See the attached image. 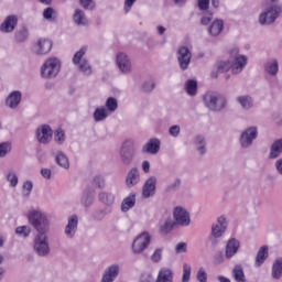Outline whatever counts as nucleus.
Returning <instances> with one entry per match:
<instances>
[{
	"label": "nucleus",
	"mask_w": 282,
	"mask_h": 282,
	"mask_svg": "<svg viewBox=\"0 0 282 282\" xmlns=\"http://www.w3.org/2000/svg\"><path fill=\"white\" fill-rule=\"evenodd\" d=\"M272 279L279 280L282 276V258H278L273 265L271 272Z\"/></svg>",
	"instance_id": "obj_32"
},
{
	"label": "nucleus",
	"mask_w": 282,
	"mask_h": 282,
	"mask_svg": "<svg viewBox=\"0 0 282 282\" xmlns=\"http://www.w3.org/2000/svg\"><path fill=\"white\" fill-rule=\"evenodd\" d=\"M12 151V144L10 142L0 143V158H6L8 153Z\"/></svg>",
	"instance_id": "obj_43"
},
{
	"label": "nucleus",
	"mask_w": 282,
	"mask_h": 282,
	"mask_svg": "<svg viewBox=\"0 0 282 282\" xmlns=\"http://www.w3.org/2000/svg\"><path fill=\"white\" fill-rule=\"evenodd\" d=\"M30 36V31L25 28L22 26L20 30L15 31L14 33V39L17 43H25V40Z\"/></svg>",
	"instance_id": "obj_35"
},
{
	"label": "nucleus",
	"mask_w": 282,
	"mask_h": 282,
	"mask_svg": "<svg viewBox=\"0 0 282 282\" xmlns=\"http://www.w3.org/2000/svg\"><path fill=\"white\" fill-rule=\"evenodd\" d=\"M275 170L278 171L279 175H282V159L275 161Z\"/></svg>",
	"instance_id": "obj_64"
},
{
	"label": "nucleus",
	"mask_w": 282,
	"mask_h": 282,
	"mask_svg": "<svg viewBox=\"0 0 282 282\" xmlns=\"http://www.w3.org/2000/svg\"><path fill=\"white\" fill-rule=\"evenodd\" d=\"M34 188V184L32 181H25L22 185V195L24 197H30L32 195V189Z\"/></svg>",
	"instance_id": "obj_42"
},
{
	"label": "nucleus",
	"mask_w": 282,
	"mask_h": 282,
	"mask_svg": "<svg viewBox=\"0 0 282 282\" xmlns=\"http://www.w3.org/2000/svg\"><path fill=\"white\" fill-rule=\"evenodd\" d=\"M237 102H239V105L241 106L242 109H245V111H248L252 109V107H254V100L252 99V97L248 95L238 96Z\"/></svg>",
	"instance_id": "obj_28"
},
{
	"label": "nucleus",
	"mask_w": 282,
	"mask_h": 282,
	"mask_svg": "<svg viewBox=\"0 0 282 282\" xmlns=\"http://www.w3.org/2000/svg\"><path fill=\"white\" fill-rule=\"evenodd\" d=\"M197 281L199 282H208V274L204 270V268H200L196 275Z\"/></svg>",
	"instance_id": "obj_53"
},
{
	"label": "nucleus",
	"mask_w": 282,
	"mask_h": 282,
	"mask_svg": "<svg viewBox=\"0 0 282 282\" xmlns=\"http://www.w3.org/2000/svg\"><path fill=\"white\" fill-rule=\"evenodd\" d=\"M41 175L45 180H51V177H52V170H50V169H42L41 170Z\"/></svg>",
	"instance_id": "obj_62"
},
{
	"label": "nucleus",
	"mask_w": 282,
	"mask_h": 282,
	"mask_svg": "<svg viewBox=\"0 0 282 282\" xmlns=\"http://www.w3.org/2000/svg\"><path fill=\"white\" fill-rule=\"evenodd\" d=\"M82 204L85 208H89L94 204V196L91 194H84L82 197Z\"/></svg>",
	"instance_id": "obj_50"
},
{
	"label": "nucleus",
	"mask_w": 282,
	"mask_h": 282,
	"mask_svg": "<svg viewBox=\"0 0 282 282\" xmlns=\"http://www.w3.org/2000/svg\"><path fill=\"white\" fill-rule=\"evenodd\" d=\"M52 135H54V131L48 124H43L36 130V138L40 144H50L52 142Z\"/></svg>",
	"instance_id": "obj_14"
},
{
	"label": "nucleus",
	"mask_w": 282,
	"mask_h": 282,
	"mask_svg": "<svg viewBox=\"0 0 282 282\" xmlns=\"http://www.w3.org/2000/svg\"><path fill=\"white\" fill-rule=\"evenodd\" d=\"M223 31H224V21L221 20L214 21L208 28V33L210 34V36H219V34H221Z\"/></svg>",
	"instance_id": "obj_29"
},
{
	"label": "nucleus",
	"mask_w": 282,
	"mask_h": 282,
	"mask_svg": "<svg viewBox=\"0 0 282 282\" xmlns=\"http://www.w3.org/2000/svg\"><path fill=\"white\" fill-rule=\"evenodd\" d=\"M203 102L209 111H224L226 105H228V99L221 94L208 91L203 96Z\"/></svg>",
	"instance_id": "obj_3"
},
{
	"label": "nucleus",
	"mask_w": 282,
	"mask_h": 282,
	"mask_svg": "<svg viewBox=\"0 0 282 282\" xmlns=\"http://www.w3.org/2000/svg\"><path fill=\"white\" fill-rule=\"evenodd\" d=\"M53 43L50 39H40L33 46L34 54L37 56H45L52 52Z\"/></svg>",
	"instance_id": "obj_15"
},
{
	"label": "nucleus",
	"mask_w": 282,
	"mask_h": 282,
	"mask_svg": "<svg viewBox=\"0 0 282 282\" xmlns=\"http://www.w3.org/2000/svg\"><path fill=\"white\" fill-rule=\"evenodd\" d=\"M239 248H241V242L238 239L231 238L227 241L225 247V257L226 259H232L235 254L239 252Z\"/></svg>",
	"instance_id": "obj_20"
},
{
	"label": "nucleus",
	"mask_w": 282,
	"mask_h": 282,
	"mask_svg": "<svg viewBox=\"0 0 282 282\" xmlns=\"http://www.w3.org/2000/svg\"><path fill=\"white\" fill-rule=\"evenodd\" d=\"M173 226H175V221L173 219L167 218L165 223L161 226L160 231L162 235H169L173 230Z\"/></svg>",
	"instance_id": "obj_40"
},
{
	"label": "nucleus",
	"mask_w": 282,
	"mask_h": 282,
	"mask_svg": "<svg viewBox=\"0 0 282 282\" xmlns=\"http://www.w3.org/2000/svg\"><path fill=\"white\" fill-rule=\"evenodd\" d=\"M185 89L188 96H196L197 95V82L194 79H188L185 83Z\"/></svg>",
	"instance_id": "obj_39"
},
{
	"label": "nucleus",
	"mask_w": 282,
	"mask_h": 282,
	"mask_svg": "<svg viewBox=\"0 0 282 282\" xmlns=\"http://www.w3.org/2000/svg\"><path fill=\"white\" fill-rule=\"evenodd\" d=\"M55 162L62 169H69V159H67V155H65V153H63L62 151L57 152L55 156Z\"/></svg>",
	"instance_id": "obj_34"
},
{
	"label": "nucleus",
	"mask_w": 282,
	"mask_h": 282,
	"mask_svg": "<svg viewBox=\"0 0 282 282\" xmlns=\"http://www.w3.org/2000/svg\"><path fill=\"white\" fill-rule=\"evenodd\" d=\"M93 185L97 188H105V176L102 175H96L93 178Z\"/></svg>",
	"instance_id": "obj_49"
},
{
	"label": "nucleus",
	"mask_w": 282,
	"mask_h": 282,
	"mask_svg": "<svg viewBox=\"0 0 282 282\" xmlns=\"http://www.w3.org/2000/svg\"><path fill=\"white\" fill-rule=\"evenodd\" d=\"M7 181L10 182V186L14 188L19 184V177L17 176V173L9 172L7 175Z\"/></svg>",
	"instance_id": "obj_48"
},
{
	"label": "nucleus",
	"mask_w": 282,
	"mask_h": 282,
	"mask_svg": "<svg viewBox=\"0 0 282 282\" xmlns=\"http://www.w3.org/2000/svg\"><path fill=\"white\" fill-rule=\"evenodd\" d=\"M105 217H107V212L105 209H97L93 214V219L96 221H102Z\"/></svg>",
	"instance_id": "obj_51"
},
{
	"label": "nucleus",
	"mask_w": 282,
	"mask_h": 282,
	"mask_svg": "<svg viewBox=\"0 0 282 282\" xmlns=\"http://www.w3.org/2000/svg\"><path fill=\"white\" fill-rule=\"evenodd\" d=\"M259 130L256 126H251L247 128L245 131L240 134V147L242 149H250V145L254 142V139L258 138Z\"/></svg>",
	"instance_id": "obj_10"
},
{
	"label": "nucleus",
	"mask_w": 282,
	"mask_h": 282,
	"mask_svg": "<svg viewBox=\"0 0 282 282\" xmlns=\"http://www.w3.org/2000/svg\"><path fill=\"white\" fill-rule=\"evenodd\" d=\"M158 188V177L150 176L142 187V197L144 199H149V197H153L155 195V189Z\"/></svg>",
	"instance_id": "obj_16"
},
{
	"label": "nucleus",
	"mask_w": 282,
	"mask_h": 282,
	"mask_svg": "<svg viewBox=\"0 0 282 282\" xmlns=\"http://www.w3.org/2000/svg\"><path fill=\"white\" fill-rule=\"evenodd\" d=\"M229 54L234 59L231 62H218L217 70L220 74H224V72H228L229 69H231V74H241L246 65H248V57L246 55H239V48L237 47L231 48Z\"/></svg>",
	"instance_id": "obj_2"
},
{
	"label": "nucleus",
	"mask_w": 282,
	"mask_h": 282,
	"mask_svg": "<svg viewBox=\"0 0 282 282\" xmlns=\"http://www.w3.org/2000/svg\"><path fill=\"white\" fill-rule=\"evenodd\" d=\"M210 21H213V12L207 11L202 17L200 23H202V25H208V23H210Z\"/></svg>",
	"instance_id": "obj_55"
},
{
	"label": "nucleus",
	"mask_w": 282,
	"mask_h": 282,
	"mask_svg": "<svg viewBox=\"0 0 282 282\" xmlns=\"http://www.w3.org/2000/svg\"><path fill=\"white\" fill-rule=\"evenodd\" d=\"M140 184V170L138 167H132L126 176V185L128 188H133Z\"/></svg>",
	"instance_id": "obj_21"
},
{
	"label": "nucleus",
	"mask_w": 282,
	"mask_h": 282,
	"mask_svg": "<svg viewBox=\"0 0 282 282\" xmlns=\"http://www.w3.org/2000/svg\"><path fill=\"white\" fill-rule=\"evenodd\" d=\"M106 109L110 113H113L118 109V99L113 97H109L106 100Z\"/></svg>",
	"instance_id": "obj_41"
},
{
	"label": "nucleus",
	"mask_w": 282,
	"mask_h": 282,
	"mask_svg": "<svg viewBox=\"0 0 282 282\" xmlns=\"http://www.w3.org/2000/svg\"><path fill=\"white\" fill-rule=\"evenodd\" d=\"M281 153H282V139H278L270 147L269 160H276V158L281 156Z\"/></svg>",
	"instance_id": "obj_24"
},
{
	"label": "nucleus",
	"mask_w": 282,
	"mask_h": 282,
	"mask_svg": "<svg viewBox=\"0 0 282 282\" xmlns=\"http://www.w3.org/2000/svg\"><path fill=\"white\" fill-rule=\"evenodd\" d=\"M17 25H19V17L14 14L8 15L0 24V32L3 34H12V32L17 30Z\"/></svg>",
	"instance_id": "obj_13"
},
{
	"label": "nucleus",
	"mask_w": 282,
	"mask_h": 282,
	"mask_svg": "<svg viewBox=\"0 0 282 282\" xmlns=\"http://www.w3.org/2000/svg\"><path fill=\"white\" fill-rule=\"evenodd\" d=\"M181 128L178 124L170 127L169 133L172 138H177L180 135Z\"/></svg>",
	"instance_id": "obj_56"
},
{
	"label": "nucleus",
	"mask_w": 282,
	"mask_h": 282,
	"mask_svg": "<svg viewBox=\"0 0 282 282\" xmlns=\"http://www.w3.org/2000/svg\"><path fill=\"white\" fill-rule=\"evenodd\" d=\"M53 15H54V9L52 7H48L43 11V18L46 19V21H50Z\"/></svg>",
	"instance_id": "obj_59"
},
{
	"label": "nucleus",
	"mask_w": 282,
	"mask_h": 282,
	"mask_svg": "<svg viewBox=\"0 0 282 282\" xmlns=\"http://www.w3.org/2000/svg\"><path fill=\"white\" fill-rule=\"evenodd\" d=\"M138 0H124L123 10L126 13L131 12V8H133V3Z\"/></svg>",
	"instance_id": "obj_60"
},
{
	"label": "nucleus",
	"mask_w": 282,
	"mask_h": 282,
	"mask_svg": "<svg viewBox=\"0 0 282 282\" xmlns=\"http://www.w3.org/2000/svg\"><path fill=\"white\" fill-rule=\"evenodd\" d=\"M198 1V8L203 12L208 10L210 8V0H197Z\"/></svg>",
	"instance_id": "obj_58"
},
{
	"label": "nucleus",
	"mask_w": 282,
	"mask_h": 282,
	"mask_svg": "<svg viewBox=\"0 0 282 282\" xmlns=\"http://www.w3.org/2000/svg\"><path fill=\"white\" fill-rule=\"evenodd\" d=\"M160 147H162L160 139L152 138L142 147L141 151L150 155H158V153H160Z\"/></svg>",
	"instance_id": "obj_19"
},
{
	"label": "nucleus",
	"mask_w": 282,
	"mask_h": 282,
	"mask_svg": "<svg viewBox=\"0 0 282 282\" xmlns=\"http://www.w3.org/2000/svg\"><path fill=\"white\" fill-rule=\"evenodd\" d=\"M116 63L122 74H131V59L126 53H118Z\"/></svg>",
	"instance_id": "obj_17"
},
{
	"label": "nucleus",
	"mask_w": 282,
	"mask_h": 282,
	"mask_svg": "<svg viewBox=\"0 0 282 282\" xmlns=\"http://www.w3.org/2000/svg\"><path fill=\"white\" fill-rule=\"evenodd\" d=\"M29 224L37 230L34 238L33 248L37 257H50V241L47 240V231L50 230V220L41 210L33 209L29 213Z\"/></svg>",
	"instance_id": "obj_1"
},
{
	"label": "nucleus",
	"mask_w": 282,
	"mask_h": 282,
	"mask_svg": "<svg viewBox=\"0 0 282 282\" xmlns=\"http://www.w3.org/2000/svg\"><path fill=\"white\" fill-rule=\"evenodd\" d=\"M15 232L17 235H20V237H30V232H32V230L28 226H20L17 227Z\"/></svg>",
	"instance_id": "obj_47"
},
{
	"label": "nucleus",
	"mask_w": 282,
	"mask_h": 282,
	"mask_svg": "<svg viewBox=\"0 0 282 282\" xmlns=\"http://www.w3.org/2000/svg\"><path fill=\"white\" fill-rule=\"evenodd\" d=\"M98 200L104 206H113L116 202V196L111 192H100L98 194Z\"/></svg>",
	"instance_id": "obj_26"
},
{
	"label": "nucleus",
	"mask_w": 282,
	"mask_h": 282,
	"mask_svg": "<svg viewBox=\"0 0 282 282\" xmlns=\"http://www.w3.org/2000/svg\"><path fill=\"white\" fill-rule=\"evenodd\" d=\"M264 72L269 76H276L279 74V62L274 58L267 61L264 63Z\"/></svg>",
	"instance_id": "obj_27"
},
{
	"label": "nucleus",
	"mask_w": 282,
	"mask_h": 282,
	"mask_svg": "<svg viewBox=\"0 0 282 282\" xmlns=\"http://www.w3.org/2000/svg\"><path fill=\"white\" fill-rule=\"evenodd\" d=\"M109 118V113L105 108H97L94 112V120L95 122H102V120H107Z\"/></svg>",
	"instance_id": "obj_38"
},
{
	"label": "nucleus",
	"mask_w": 282,
	"mask_h": 282,
	"mask_svg": "<svg viewBox=\"0 0 282 282\" xmlns=\"http://www.w3.org/2000/svg\"><path fill=\"white\" fill-rule=\"evenodd\" d=\"M87 54V46H83L73 56V64L78 65L79 72H83L85 76H91V65L89 61L83 59V56Z\"/></svg>",
	"instance_id": "obj_7"
},
{
	"label": "nucleus",
	"mask_w": 282,
	"mask_h": 282,
	"mask_svg": "<svg viewBox=\"0 0 282 282\" xmlns=\"http://www.w3.org/2000/svg\"><path fill=\"white\" fill-rule=\"evenodd\" d=\"M140 282H153V275L150 273H144L141 275Z\"/></svg>",
	"instance_id": "obj_63"
},
{
	"label": "nucleus",
	"mask_w": 282,
	"mask_h": 282,
	"mask_svg": "<svg viewBox=\"0 0 282 282\" xmlns=\"http://www.w3.org/2000/svg\"><path fill=\"white\" fill-rule=\"evenodd\" d=\"M162 252H164L163 248L155 249L153 254L151 256V261L153 263H160V261H162Z\"/></svg>",
	"instance_id": "obj_46"
},
{
	"label": "nucleus",
	"mask_w": 282,
	"mask_h": 282,
	"mask_svg": "<svg viewBox=\"0 0 282 282\" xmlns=\"http://www.w3.org/2000/svg\"><path fill=\"white\" fill-rule=\"evenodd\" d=\"M174 224L177 226H191V214L184 207H175L173 210Z\"/></svg>",
	"instance_id": "obj_12"
},
{
	"label": "nucleus",
	"mask_w": 282,
	"mask_h": 282,
	"mask_svg": "<svg viewBox=\"0 0 282 282\" xmlns=\"http://www.w3.org/2000/svg\"><path fill=\"white\" fill-rule=\"evenodd\" d=\"M191 264L184 263L183 264V275L181 282H189L191 281Z\"/></svg>",
	"instance_id": "obj_45"
},
{
	"label": "nucleus",
	"mask_w": 282,
	"mask_h": 282,
	"mask_svg": "<svg viewBox=\"0 0 282 282\" xmlns=\"http://www.w3.org/2000/svg\"><path fill=\"white\" fill-rule=\"evenodd\" d=\"M151 243V235L147 231L140 234L132 242L133 254H142Z\"/></svg>",
	"instance_id": "obj_9"
},
{
	"label": "nucleus",
	"mask_w": 282,
	"mask_h": 282,
	"mask_svg": "<svg viewBox=\"0 0 282 282\" xmlns=\"http://www.w3.org/2000/svg\"><path fill=\"white\" fill-rule=\"evenodd\" d=\"M141 89L144 91V94H151V91L155 89V82H153V79L144 82Z\"/></svg>",
	"instance_id": "obj_44"
},
{
	"label": "nucleus",
	"mask_w": 282,
	"mask_h": 282,
	"mask_svg": "<svg viewBox=\"0 0 282 282\" xmlns=\"http://www.w3.org/2000/svg\"><path fill=\"white\" fill-rule=\"evenodd\" d=\"M64 232L68 239H74L76 232H78V216L72 215L68 217L67 225L64 229Z\"/></svg>",
	"instance_id": "obj_18"
},
{
	"label": "nucleus",
	"mask_w": 282,
	"mask_h": 282,
	"mask_svg": "<svg viewBox=\"0 0 282 282\" xmlns=\"http://www.w3.org/2000/svg\"><path fill=\"white\" fill-rule=\"evenodd\" d=\"M176 58L180 69H182V72H186V69H188V65H191V58H193V53H191V50H188V47L181 46L177 50Z\"/></svg>",
	"instance_id": "obj_11"
},
{
	"label": "nucleus",
	"mask_w": 282,
	"mask_h": 282,
	"mask_svg": "<svg viewBox=\"0 0 282 282\" xmlns=\"http://www.w3.org/2000/svg\"><path fill=\"white\" fill-rule=\"evenodd\" d=\"M73 21L76 25H85L87 23V18L85 17V11L76 9L73 15Z\"/></svg>",
	"instance_id": "obj_33"
},
{
	"label": "nucleus",
	"mask_w": 282,
	"mask_h": 282,
	"mask_svg": "<svg viewBox=\"0 0 282 282\" xmlns=\"http://www.w3.org/2000/svg\"><path fill=\"white\" fill-rule=\"evenodd\" d=\"M118 274H120V267L118 264H112L106 269L101 282H113L118 279Z\"/></svg>",
	"instance_id": "obj_22"
},
{
	"label": "nucleus",
	"mask_w": 282,
	"mask_h": 282,
	"mask_svg": "<svg viewBox=\"0 0 282 282\" xmlns=\"http://www.w3.org/2000/svg\"><path fill=\"white\" fill-rule=\"evenodd\" d=\"M135 155V144L133 141H124L120 150V160L124 166H129L133 162Z\"/></svg>",
	"instance_id": "obj_8"
},
{
	"label": "nucleus",
	"mask_w": 282,
	"mask_h": 282,
	"mask_svg": "<svg viewBox=\"0 0 282 282\" xmlns=\"http://www.w3.org/2000/svg\"><path fill=\"white\" fill-rule=\"evenodd\" d=\"M55 142H57L58 144H63V142H65V131H63L62 129L56 130Z\"/></svg>",
	"instance_id": "obj_54"
},
{
	"label": "nucleus",
	"mask_w": 282,
	"mask_h": 282,
	"mask_svg": "<svg viewBox=\"0 0 282 282\" xmlns=\"http://www.w3.org/2000/svg\"><path fill=\"white\" fill-rule=\"evenodd\" d=\"M79 3L85 10H94L96 8L94 0H79Z\"/></svg>",
	"instance_id": "obj_52"
},
{
	"label": "nucleus",
	"mask_w": 282,
	"mask_h": 282,
	"mask_svg": "<svg viewBox=\"0 0 282 282\" xmlns=\"http://www.w3.org/2000/svg\"><path fill=\"white\" fill-rule=\"evenodd\" d=\"M282 6L272 4L263 10L259 15L260 25H272L278 17H281Z\"/></svg>",
	"instance_id": "obj_4"
},
{
	"label": "nucleus",
	"mask_w": 282,
	"mask_h": 282,
	"mask_svg": "<svg viewBox=\"0 0 282 282\" xmlns=\"http://www.w3.org/2000/svg\"><path fill=\"white\" fill-rule=\"evenodd\" d=\"M155 282H173V270L170 268H161Z\"/></svg>",
	"instance_id": "obj_25"
},
{
	"label": "nucleus",
	"mask_w": 282,
	"mask_h": 282,
	"mask_svg": "<svg viewBox=\"0 0 282 282\" xmlns=\"http://www.w3.org/2000/svg\"><path fill=\"white\" fill-rule=\"evenodd\" d=\"M228 228V221H226V217H218L217 221L212 226V234L209 237V241L212 246H217L219 243V239L224 237L226 229Z\"/></svg>",
	"instance_id": "obj_6"
},
{
	"label": "nucleus",
	"mask_w": 282,
	"mask_h": 282,
	"mask_svg": "<svg viewBox=\"0 0 282 282\" xmlns=\"http://www.w3.org/2000/svg\"><path fill=\"white\" fill-rule=\"evenodd\" d=\"M61 72V59L56 57L47 58L41 67L42 78H56Z\"/></svg>",
	"instance_id": "obj_5"
},
{
	"label": "nucleus",
	"mask_w": 282,
	"mask_h": 282,
	"mask_svg": "<svg viewBox=\"0 0 282 282\" xmlns=\"http://www.w3.org/2000/svg\"><path fill=\"white\" fill-rule=\"evenodd\" d=\"M195 144L198 153L200 155H204L206 153V138H204V135H200V134L196 135Z\"/></svg>",
	"instance_id": "obj_36"
},
{
	"label": "nucleus",
	"mask_w": 282,
	"mask_h": 282,
	"mask_svg": "<svg viewBox=\"0 0 282 282\" xmlns=\"http://www.w3.org/2000/svg\"><path fill=\"white\" fill-rule=\"evenodd\" d=\"M268 246H263L258 250L256 257V268H261L263 263H265V259H268Z\"/></svg>",
	"instance_id": "obj_31"
},
{
	"label": "nucleus",
	"mask_w": 282,
	"mask_h": 282,
	"mask_svg": "<svg viewBox=\"0 0 282 282\" xmlns=\"http://www.w3.org/2000/svg\"><path fill=\"white\" fill-rule=\"evenodd\" d=\"M135 206V194H130L121 203V212L129 213Z\"/></svg>",
	"instance_id": "obj_30"
},
{
	"label": "nucleus",
	"mask_w": 282,
	"mask_h": 282,
	"mask_svg": "<svg viewBox=\"0 0 282 282\" xmlns=\"http://www.w3.org/2000/svg\"><path fill=\"white\" fill-rule=\"evenodd\" d=\"M175 250L177 254H182L183 252H186V243L185 242L177 243Z\"/></svg>",
	"instance_id": "obj_61"
},
{
	"label": "nucleus",
	"mask_w": 282,
	"mask_h": 282,
	"mask_svg": "<svg viewBox=\"0 0 282 282\" xmlns=\"http://www.w3.org/2000/svg\"><path fill=\"white\" fill-rule=\"evenodd\" d=\"M22 94L19 90H13L6 99V105L9 109H17L21 105Z\"/></svg>",
	"instance_id": "obj_23"
},
{
	"label": "nucleus",
	"mask_w": 282,
	"mask_h": 282,
	"mask_svg": "<svg viewBox=\"0 0 282 282\" xmlns=\"http://www.w3.org/2000/svg\"><path fill=\"white\" fill-rule=\"evenodd\" d=\"M180 186H182V180L176 178L172 184L167 186V191H180Z\"/></svg>",
	"instance_id": "obj_57"
},
{
	"label": "nucleus",
	"mask_w": 282,
	"mask_h": 282,
	"mask_svg": "<svg viewBox=\"0 0 282 282\" xmlns=\"http://www.w3.org/2000/svg\"><path fill=\"white\" fill-rule=\"evenodd\" d=\"M232 276L237 282H245L246 281V273H243L242 265H236L232 270Z\"/></svg>",
	"instance_id": "obj_37"
}]
</instances>
